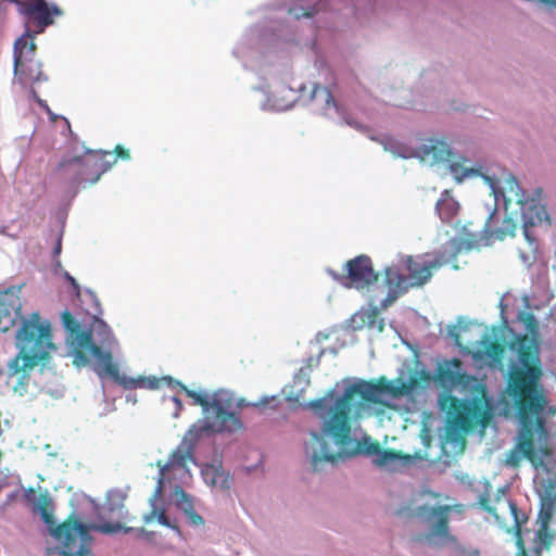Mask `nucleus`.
<instances>
[{"label":"nucleus","instance_id":"f257e3e1","mask_svg":"<svg viewBox=\"0 0 556 556\" xmlns=\"http://www.w3.org/2000/svg\"><path fill=\"white\" fill-rule=\"evenodd\" d=\"M501 414L517 425V443L506 457V464L518 467L527 458L535 468L543 464L548 450L547 420L556 413L549 405L543 384H506L498 400Z\"/></svg>","mask_w":556,"mask_h":556},{"label":"nucleus","instance_id":"f03ea898","mask_svg":"<svg viewBox=\"0 0 556 556\" xmlns=\"http://www.w3.org/2000/svg\"><path fill=\"white\" fill-rule=\"evenodd\" d=\"M501 329L507 343L492 340L486 333L480 339L477 357L484 359L492 368L504 370L505 353L508 349L513 356L509 358L506 371V382H540L543 376L541 349L539 342V321L528 311H520L517 320L525 327V333H518L509 325L506 308L502 299L500 301Z\"/></svg>","mask_w":556,"mask_h":556},{"label":"nucleus","instance_id":"7ed1b4c3","mask_svg":"<svg viewBox=\"0 0 556 556\" xmlns=\"http://www.w3.org/2000/svg\"><path fill=\"white\" fill-rule=\"evenodd\" d=\"M20 293L21 287L0 292V332L9 331L21 320L15 336L20 352L9 364V376H18L20 380H24L40 361L48 358L55 345L50 324L40 320L38 312L30 314L29 318L22 317Z\"/></svg>","mask_w":556,"mask_h":556},{"label":"nucleus","instance_id":"20e7f679","mask_svg":"<svg viewBox=\"0 0 556 556\" xmlns=\"http://www.w3.org/2000/svg\"><path fill=\"white\" fill-rule=\"evenodd\" d=\"M421 384H349L342 396L330 391L326 396L309 402L308 406L320 417L329 416L323 431L344 446L351 441V414H359L366 404H384L382 395L399 397L409 394Z\"/></svg>","mask_w":556,"mask_h":556},{"label":"nucleus","instance_id":"39448f33","mask_svg":"<svg viewBox=\"0 0 556 556\" xmlns=\"http://www.w3.org/2000/svg\"><path fill=\"white\" fill-rule=\"evenodd\" d=\"M444 392L439 399L442 410H445L453 428L469 432L478 426L486 427L492 418L493 400L488 394V384H472L475 396L470 400H459L451 394L457 384H439ZM467 387L468 384H462Z\"/></svg>","mask_w":556,"mask_h":556},{"label":"nucleus","instance_id":"423d86ee","mask_svg":"<svg viewBox=\"0 0 556 556\" xmlns=\"http://www.w3.org/2000/svg\"><path fill=\"white\" fill-rule=\"evenodd\" d=\"M342 382H481L477 377L467 372L459 358L438 362L434 374L419 359L418 354L403 359L397 369V376L389 380L386 376L378 378H344Z\"/></svg>","mask_w":556,"mask_h":556},{"label":"nucleus","instance_id":"0eeeda50","mask_svg":"<svg viewBox=\"0 0 556 556\" xmlns=\"http://www.w3.org/2000/svg\"><path fill=\"white\" fill-rule=\"evenodd\" d=\"M193 405H199L203 409L204 419L194 424L187 432L184 442L193 443L204 433L210 432H233L242 428L240 419L235 413L227 409L224 401L219 399V393L208 394L204 391L189 389L186 384H178Z\"/></svg>","mask_w":556,"mask_h":556},{"label":"nucleus","instance_id":"6e6552de","mask_svg":"<svg viewBox=\"0 0 556 556\" xmlns=\"http://www.w3.org/2000/svg\"><path fill=\"white\" fill-rule=\"evenodd\" d=\"M506 191H503L506 210H508L511 203L519 205L520 223L528 245L527 249H519V255L525 263H531L536 258L539 252L538 240L532 233L531 228L543 220H547L548 215L543 205L526 195V192L520 188L518 180L514 176L506 180Z\"/></svg>","mask_w":556,"mask_h":556},{"label":"nucleus","instance_id":"1a4fd4ad","mask_svg":"<svg viewBox=\"0 0 556 556\" xmlns=\"http://www.w3.org/2000/svg\"><path fill=\"white\" fill-rule=\"evenodd\" d=\"M116 162L109 151L88 150L81 156L64 159L58 166L60 180L71 186L93 185Z\"/></svg>","mask_w":556,"mask_h":556},{"label":"nucleus","instance_id":"9d476101","mask_svg":"<svg viewBox=\"0 0 556 556\" xmlns=\"http://www.w3.org/2000/svg\"><path fill=\"white\" fill-rule=\"evenodd\" d=\"M407 276L403 275L395 266L384 269V282L395 291L406 292L410 288H418L426 285L432 277L433 270L441 267L440 260L424 261L406 256L403 260Z\"/></svg>","mask_w":556,"mask_h":556},{"label":"nucleus","instance_id":"9b49d317","mask_svg":"<svg viewBox=\"0 0 556 556\" xmlns=\"http://www.w3.org/2000/svg\"><path fill=\"white\" fill-rule=\"evenodd\" d=\"M17 12L23 17L25 31L20 38L35 40L49 26L54 24L55 17L63 15V10L55 3L46 0H18Z\"/></svg>","mask_w":556,"mask_h":556},{"label":"nucleus","instance_id":"f8f14e48","mask_svg":"<svg viewBox=\"0 0 556 556\" xmlns=\"http://www.w3.org/2000/svg\"><path fill=\"white\" fill-rule=\"evenodd\" d=\"M453 511L463 514L464 506L456 504L439 505L434 507L420 505L416 507L414 516L429 525V532L424 535H418L416 540H426L428 542H435L437 540L443 542H455L456 538L450 532V516Z\"/></svg>","mask_w":556,"mask_h":556},{"label":"nucleus","instance_id":"ddd939ff","mask_svg":"<svg viewBox=\"0 0 556 556\" xmlns=\"http://www.w3.org/2000/svg\"><path fill=\"white\" fill-rule=\"evenodd\" d=\"M36 49L35 40L17 38L14 42V76L23 87L46 80L41 64L36 60Z\"/></svg>","mask_w":556,"mask_h":556},{"label":"nucleus","instance_id":"4468645a","mask_svg":"<svg viewBox=\"0 0 556 556\" xmlns=\"http://www.w3.org/2000/svg\"><path fill=\"white\" fill-rule=\"evenodd\" d=\"M54 538L62 544L65 556H92L89 549V528L72 517L55 527Z\"/></svg>","mask_w":556,"mask_h":556},{"label":"nucleus","instance_id":"2eb2a0df","mask_svg":"<svg viewBox=\"0 0 556 556\" xmlns=\"http://www.w3.org/2000/svg\"><path fill=\"white\" fill-rule=\"evenodd\" d=\"M312 443L318 445V450L314 447L312 453V466L314 470L319 469L318 466L321 462H329L334 464L339 459H344L356 454L374 456L377 458L382 450L378 441H374L370 438H363L356 442L354 452L333 454L329 451V445L324 440V438L315 431L312 432Z\"/></svg>","mask_w":556,"mask_h":556},{"label":"nucleus","instance_id":"dca6fc26","mask_svg":"<svg viewBox=\"0 0 556 556\" xmlns=\"http://www.w3.org/2000/svg\"><path fill=\"white\" fill-rule=\"evenodd\" d=\"M348 278L351 286L362 290L376 283L379 274L375 271L369 256L358 255L346 263Z\"/></svg>","mask_w":556,"mask_h":556},{"label":"nucleus","instance_id":"f3484780","mask_svg":"<svg viewBox=\"0 0 556 556\" xmlns=\"http://www.w3.org/2000/svg\"><path fill=\"white\" fill-rule=\"evenodd\" d=\"M100 378H111L114 382H178L170 376H163L161 378L155 376L138 378H127L119 374L118 366L113 362L110 353L101 354L100 362L97 369Z\"/></svg>","mask_w":556,"mask_h":556},{"label":"nucleus","instance_id":"a211bd4d","mask_svg":"<svg viewBox=\"0 0 556 556\" xmlns=\"http://www.w3.org/2000/svg\"><path fill=\"white\" fill-rule=\"evenodd\" d=\"M349 327L353 331L367 329L381 333L384 330V319L376 306L362 307L349 319Z\"/></svg>","mask_w":556,"mask_h":556},{"label":"nucleus","instance_id":"6ab92c4d","mask_svg":"<svg viewBox=\"0 0 556 556\" xmlns=\"http://www.w3.org/2000/svg\"><path fill=\"white\" fill-rule=\"evenodd\" d=\"M75 344V353L73 363L76 366H84L88 363L87 353L93 355L101 354V350L93 343L92 334L90 331L80 330V328L71 334Z\"/></svg>","mask_w":556,"mask_h":556},{"label":"nucleus","instance_id":"aec40b11","mask_svg":"<svg viewBox=\"0 0 556 556\" xmlns=\"http://www.w3.org/2000/svg\"><path fill=\"white\" fill-rule=\"evenodd\" d=\"M337 352L338 351L334 348H325L321 349L316 355H311L304 359L300 368L294 374V382H309L312 375L319 370L321 359L327 354L336 356Z\"/></svg>","mask_w":556,"mask_h":556},{"label":"nucleus","instance_id":"412c9836","mask_svg":"<svg viewBox=\"0 0 556 556\" xmlns=\"http://www.w3.org/2000/svg\"><path fill=\"white\" fill-rule=\"evenodd\" d=\"M435 210L443 222L450 223L458 213L459 204L448 190L442 192Z\"/></svg>","mask_w":556,"mask_h":556},{"label":"nucleus","instance_id":"4be33fe9","mask_svg":"<svg viewBox=\"0 0 556 556\" xmlns=\"http://www.w3.org/2000/svg\"><path fill=\"white\" fill-rule=\"evenodd\" d=\"M189 457H191L190 450L182 451L180 447H178L172 453L169 459L166 463L162 464L161 462H157V466L160 467L159 484L161 485L163 483L166 472L169 471L172 468L186 467L187 459Z\"/></svg>","mask_w":556,"mask_h":556},{"label":"nucleus","instance_id":"5701e85b","mask_svg":"<svg viewBox=\"0 0 556 556\" xmlns=\"http://www.w3.org/2000/svg\"><path fill=\"white\" fill-rule=\"evenodd\" d=\"M422 157H431L434 162L450 161L451 150L448 146L439 140H428V143L422 146Z\"/></svg>","mask_w":556,"mask_h":556},{"label":"nucleus","instance_id":"b1692460","mask_svg":"<svg viewBox=\"0 0 556 556\" xmlns=\"http://www.w3.org/2000/svg\"><path fill=\"white\" fill-rule=\"evenodd\" d=\"M488 513L491 516H493L494 519L498 523L504 522L506 514H509L513 517L514 522H515V527L517 528V540H516V543H517V546H518L519 554L521 556H529V554L527 553L523 540H522V538L520 535V527H521V525L523 522H526L527 518L523 515H520L519 511H488Z\"/></svg>","mask_w":556,"mask_h":556},{"label":"nucleus","instance_id":"393cba45","mask_svg":"<svg viewBox=\"0 0 556 556\" xmlns=\"http://www.w3.org/2000/svg\"><path fill=\"white\" fill-rule=\"evenodd\" d=\"M401 460L408 462L409 456L404 455L400 451H395V450H391V448H386V450L382 448L380 454L378 455V457L374 459V463L378 467H383V468L394 470L395 465L397 463H400Z\"/></svg>","mask_w":556,"mask_h":556},{"label":"nucleus","instance_id":"a878e982","mask_svg":"<svg viewBox=\"0 0 556 556\" xmlns=\"http://www.w3.org/2000/svg\"><path fill=\"white\" fill-rule=\"evenodd\" d=\"M309 99L312 101L320 102L321 108L327 111L331 108L336 106V101L331 91L327 87H323L319 85H314Z\"/></svg>","mask_w":556,"mask_h":556},{"label":"nucleus","instance_id":"bb28decb","mask_svg":"<svg viewBox=\"0 0 556 556\" xmlns=\"http://www.w3.org/2000/svg\"><path fill=\"white\" fill-rule=\"evenodd\" d=\"M50 506V497L48 494L43 493L39 495V500L37 503V510L40 513L41 518L48 526L54 525V518L52 513L49 509Z\"/></svg>","mask_w":556,"mask_h":556},{"label":"nucleus","instance_id":"cd10ccee","mask_svg":"<svg viewBox=\"0 0 556 556\" xmlns=\"http://www.w3.org/2000/svg\"><path fill=\"white\" fill-rule=\"evenodd\" d=\"M517 230V222L511 216L505 217L503 226L497 228L493 236L498 240H504L507 236H515Z\"/></svg>","mask_w":556,"mask_h":556},{"label":"nucleus","instance_id":"c85d7f7f","mask_svg":"<svg viewBox=\"0 0 556 556\" xmlns=\"http://www.w3.org/2000/svg\"><path fill=\"white\" fill-rule=\"evenodd\" d=\"M92 529L104 534H113L122 530H124L125 532H129L130 530L129 528H124L119 522H102L92 526Z\"/></svg>","mask_w":556,"mask_h":556},{"label":"nucleus","instance_id":"c756f323","mask_svg":"<svg viewBox=\"0 0 556 556\" xmlns=\"http://www.w3.org/2000/svg\"><path fill=\"white\" fill-rule=\"evenodd\" d=\"M153 518H156V520L159 521V523H161L162 526H165V527H169V528H173V529H176L178 530V528L176 526H173L168 519V517L166 516L165 514V510L161 509V510H157L155 507L151 510V513L149 515H147L144 517V521L146 522H149L151 521Z\"/></svg>","mask_w":556,"mask_h":556},{"label":"nucleus","instance_id":"7c9ffc66","mask_svg":"<svg viewBox=\"0 0 556 556\" xmlns=\"http://www.w3.org/2000/svg\"><path fill=\"white\" fill-rule=\"evenodd\" d=\"M177 505L185 513V515L194 510L193 503L185 491L180 490L179 492H177Z\"/></svg>","mask_w":556,"mask_h":556},{"label":"nucleus","instance_id":"2f4dec72","mask_svg":"<svg viewBox=\"0 0 556 556\" xmlns=\"http://www.w3.org/2000/svg\"><path fill=\"white\" fill-rule=\"evenodd\" d=\"M177 505L185 513V515L194 510L193 503L185 491L180 490L179 492H177Z\"/></svg>","mask_w":556,"mask_h":556},{"label":"nucleus","instance_id":"473e14b6","mask_svg":"<svg viewBox=\"0 0 556 556\" xmlns=\"http://www.w3.org/2000/svg\"><path fill=\"white\" fill-rule=\"evenodd\" d=\"M451 174L457 181H462L465 177L469 176L473 170L465 168L458 163H452L450 165Z\"/></svg>","mask_w":556,"mask_h":556},{"label":"nucleus","instance_id":"72a5a7b5","mask_svg":"<svg viewBox=\"0 0 556 556\" xmlns=\"http://www.w3.org/2000/svg\"><path fill=\"white\" fill-rule=\"evenodd\" d=\"M62 321L64 327L71 332V334H74V332H76L80 328L79 324L76 321L74 316L68 311L63 312Z\"/></svg>","mask_w":556,"mask_h":556},{"label":"nucleus","instance_id":"f704fd0d","mask_svg":"<svg viewBox=\"0 0 556 556\" xmlns=\"http://www.w3.org/2000/svg\"><path fill=\"white\" fill-rule=\"evenodd\" d=\"M536 538L538 540L548 546L551 545L552 541H553V534L549 532V529L548 527H539L538 531H536Z\"/></svg>","mask_w":556,"mask_h":556},{"label":"nucleus","instance_id":"c9c22d12","mask_svg":"<svg viewBox=\"0 0 556 556\" xmlns=\"http://www.w3.org/2000/svg\"><path fill=\"white\" fill-rule=\"evenodd\" d=\"M186 516L189 520V523L193 527H200L204 525V519L195 510L190 511Z\"/></svg>","mask_w":556,"mask_h":556},{"label":"nucleus","instance_id":"e433bc0d","mask_svg":"<svg viewBox=\"0 0 556 556\" xmlns=\"http://www.w3.org/2000/svg\"><path fill=\"white\" fill-rule=\"evenodd\" d=\"M552 520V513L548 509H541L539 513L538 521L540 522L541 527H548L549 522Z\"/></svg>","mask_w":556,"mask_h":556},{"label":"nucleus","instance_id":"4c0bfd02","mask_svg":"<svg viewBox=\"0 0 556 556\" xmlns=\"http://www.w3.org/2000/svg\"><path fill=\"white\" fill-rule=\"evenodd\" d=\"M390 289V292L389 294L387 295V298L381 302V307L382 308H387L389 305H391L395 299L397 298L399 294H401L402 292L400 291H395L393 288H389Z\"/></svg>","mask_w":556,"mask_h":556},{"label":"nucleus","instance_id":"58836bf2","mask_svg":"<svg viewBox=\"0 0 556 556\" xmlns=\"http://www.w3.org/2000/svg\"><path fill=\"white\" fill-rule=\"evenodd\" d=\"M204 476H205V479L207 480L208 479V476L212 473V478H211V483L213 485L217 484V476L220 477L222 473L214 467H207L204 471H203Z\"/></svg>","mask_w":556,"mask_h":556},{"label":"nucleus","instance_id":"ea45409f","mask_svg":"<svg viewBox=\"0 0 556 556\" xmlns=\"http://www.w3.org/2000/svg\"><path fill=\"white\" fill-rule=\"evenodd\" d=\"M458 556H479L480 552L478 548L460 546L457 548Z\"/></svg>","mask_w":556,"mask_h":556},{"label":"nucleus","instance_id":"a19ab883","mask_svg":"<svg viewBox=\"0 0 556 556\" xmlns=\"http://www.w3.org/2000/svg\"><path fill=\"white\" fill-rule=\"evenodd\" d=\"M114 152L116 154L117 157H121L123 160H129L130 159V154H129V151L126 150L125 148H123L122 146L117 144L114 149Z\"/></svg>","mask_w":556,"mask_h":556},{"label":"nucleus","instance_id":"79ce46f5","mask_svg":"<svg viewBox=\"0 0 556 556\" xmlns=\"http://www.w3.org/2000/svg\"><path fill=\"white\" fill-rule=\"evenodd\" d=\"M290 12L293 13L296 18H299L301 16L311 17L315 13L314 9L305 10L302 13H299V12L294 11L293 9H291Z\"/></svg>","mask_w":556,"mask_h":556},{"label":"nucleus","instance_id":"37998d69","mask_svg":"<svg viewBox=\"0 0 556 556\" xmlns=\"http://www.w3.org/2000/svg\"><path fill=\"white\" fill-rule=\"evenodd\" d=\"M124 389H130V388H136V387H148L149 389H157L160 387V384H154V383H151V384H121Z\"/></svg>","mask_w":556,"mask_h":556},{"label":"nucleus","instance_id":"c03bdc74","mask_svg":"<svg viewBox=\"0 0 556 556\" xmlns=\"http://www.w3.org/2000/svg\"><path fill=\"white\" fill-rule=\"evenodd\" d=\"M27 384L21 383V384H14L13 392L18 393L20 395H23V392L26 391Z\"/></svg>","mask_w":556,"mask_h":556},{"label":"nucleus","instance_id":"a18cd8bd","mask_svg":"<svg viewBox=\"0 0 556 556\" xmlns=\"http://www.w3.org/2000/svg\"><path fill=\"white\" fill-rule=\"evenodd\" d=\"M326 339H333L334 341H338L340 338V332L338 330H331L327 336H325Z\"/></svg>","mask_w":556,"mask_h":556},{"label":"nucleus","instance_id":"49530a36","mask_svg":"<svg viewBox=\"0 0 556 556\" xmlns=\"http://www.w3.org/2000/svg\"><path fill=\"white\" fill-rule=\"evenodd\" d=\"M30 92H31V96L33 98L41 105V106H46L47 108V104L38 97L36 90L34 88L30 89Z\"/></svg>","mask_w":556,"mask_h":556},{"label":"nucleus","instance_id":"de8ad7c7","mask_svg":"<svg viewBox=\"0 0 556 556\" xmlns=\"http://www.w3.org/2000/svg\"><path fill=\"white\" fill-rule=\"evenodd\" d=\"M66 278H67V280L70 281V283L75 288V290H76L77 292H79V286H78V283L76 282V280H75L72 276H70L68 274L66 275Z\"/></svg>","mask_w":556,"mask_h":556},{"label":"nucleus","instance_id":"09e8293b","mask_svg":"<svg viewBox=\"0 0 556 556\" xmlns=\"http://www.w3.org/2000/svg\"><path fill=\"white\" fill-rule=\"evenodd\" d=\"M455 343H456L457 345L462 346V343H460V341H459V336H458V334H456V336H455Z\"/></svg>","mask_w":556,"mask_h":556},{"label":"nucleus","instance_id":"8fccbe9b","mask_svg":"<svg viewBox=\"0 0 556 556\" xmlns=\"http://www.w3.org/2000/svg\"><path fill=\"white\" fill-rule=\"evenodd\" d=\"M460 440H462V444L465 445V439L460 438Z\"/></svg>","mask_w":556,"mask_h":556}]
</instances>
